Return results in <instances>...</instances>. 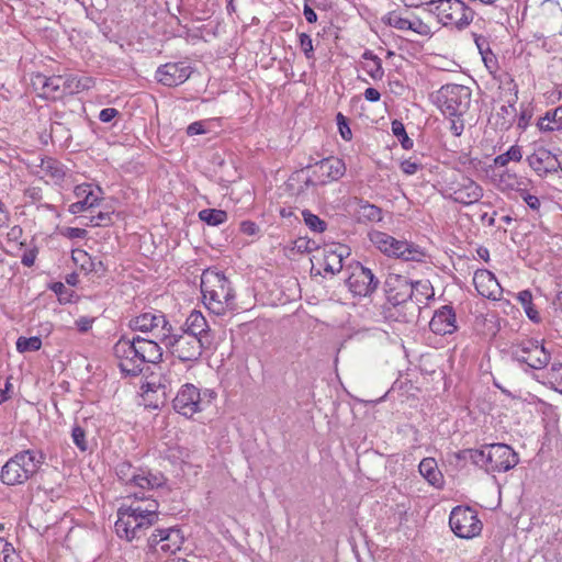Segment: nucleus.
<instances>
[{
	"label": "nucleus",
	"instance_id": "obj_16",
	"mask_svg": "<svg viewBox=\"0 0 562 562\" xmlns=\"http://www.w3.org/2000/svg\"><path fill=\"white\" fill-rule=\"evenodd\" d=\"M379 284L372 271L359 262H357L352 269L351 274L347 279V285L349 290L359 296L370 295L375 291Z\"/></svg>",
	"mask_w": 562,
	"mask_h": 562
},
{
	"label": "nucleus",
	"instance_id": "obj_22",
	"mask_svg": "<svg viewBox=\"0 0 562 562\" xmlns=\"http://www.w3.org/2000/svg\"><path fill=\"white\" fill-rule=\"evenodd\" d=\"M350 255V249L342 244H331L323 249V268L331 276L341 271L344 259Z\"/></svg>",
	"mask_w": 562,
	"mask_h": 562
},
{
	"label": "nucleus",
	"instance_id": "obj_60",
	"mask_svg": "<svg viewBox=\"0 0 562 562\" xmlns=\"http://www.w3.org/2000/svg\"><path fill=\"white\" fill-rule=\"evenodd\" d=\"M92 319L88 317H80L76 321V325L81 333L88 331L92 327Z\"/></svg>",
	"mask_w": 562,
	"mask_h": 562
},
{
	"label": "nucleus",
	"instance_id": "obj_46",
	"mask_svg": "<svg viewBox=\"0 0 562 562\" xmlns=\"http://www.w3.org/2000/svg\"><path fill=\"white\" fill-rule=\"evenodd\" d=\"M336 119H337V125H338L340 136L345 140H350L352 138V133L349 127L347 117L345 115H342L341 113H338Z\"/></svg>",
	"mask_w": 562,
	"mask_h": 562
},
{
	"label": "nucleus",
	"instance_id": "obj_8",
	"mask_svg": "<svg viewBox=\"0 0 562 562\" xmlns=\"http://www.w3.org/2000/svg\"><path fill=\"white\" fill-rule=\"evenodd\" d=\"M113 351L122 373L136 376L143 371L144 366L133 338L122 337L114 345Z\"/></svg>",
	"mask_w": 562,
	"mask_h": 562
},
{
	"label": "nucleus",
	"instance_id": "obj_5",
	"mask_svg": "<svg viewBox=\"0 0 562 562\" xmlns=\"http://www.w3.org/2000/svg\"><path fill=\"white\" fill-rule=\"evenodd\" d=\"M369 238L381 252L389 257L417 262L425 258V252L420 247L406 240H398L386 233L373 231L369 234Z\"/></svg>",
	"mask_w": 562,
	"mask_h": 562
},
{
	"label": "nucleus",
	"instance_id": "obj_49",
	"mask_svg": "<svg viewBox=\"0 0 562 562\" xmlns=\"http://www.w3.org/2000/svg\"><path fill=\"white\" fill-rule=\"evenodd\" d=\"M300 45L301 48L306 56L307 59L313 58L314 56V48H313V42L310 35L302 33L300 34Z\"/></svg>",
	"mask_w": 562,
	"mask_h": 562
},
{
	"label": "nucleus",
	"instance_id": "obj_63",
	"mask_svg": "<svg viewBox=\"0 0 562 562\" xmlns=\"http://www.w3.org/2000/svg\"><path fill=\"white\" fill-rule=\"evenodd\" d=\"M364 98L367 101H370V102H376L380 100L381 98V94L380 92L374 89V88H367L364 90Z\"/></svg>",
	"mask_w": 562,
	"mask_h": 562
},
{
	"label": "nucleus",
	"instance_id": "obj_52",
	"mask_svg": "<svg viewBox=\"0 0 562 562\" xmlns=\"http://www.w3.org/2000/svg\"><path fill=\"white\" fill-rule=\"evenodd\" d=\"M420 165L411 159L403 160L401 162V170L408 176L415 175L419 169Z\"/></svg>",
	"mask_w": 562,
	"mask_h": 562
},
{
	"label": "nucleus",
	"instance_id": "obj_48",
	"mask_svg": "<svg viewBox=\"0 0 562 562\" xmlns=\"http://www.w3.org/2000/svg\"><path fill=\"white\" fill-rule=\"evenodd\" d=\"M521 199L526 202V204L536 212H539L541 202L538 196L530 194L527 190L521 189L519 191Z\"/></svg>",
	"mask_w": 562,
	"mask_h": 562
},
{
	"label": "nucleus",
	"instance_id": "obj_1",
	"mask_svg": "<svg viewBox=\"0 0 562 562\" xmlns=\"http://www.w3.org/2000/svg\"><path fill=\"white\" fill-rule=\"evenodd\" d=\"M201 292L205 306L216 315H224L235 308V292L229 280L220 271H203Z\"/></svg>",
	"mask_w": 562,
	"mask_h": 562
},
{
	"label": "nucleus",
	"instance_id": "obj_55",
	"mask_svg": "<svg viewBox=\"0 0 562 562\" xmlns=\"http://www.w3.org/2000/svg\"><path fill=\"white\" fill-rule=\"evenodd\" d=\"M453 535L456 537L462 538V539H472L477 536H480L481 529H465L467 532H464V529L458 528V529H451Z\"/></svg>",
	"mask_w": 562,
	"mask_h": 562
},
{
	"label": "nucleus",
	"instance_id": "obj_23",
	"mask_svg": "<svg viewBox=\"0 0 562 562\" xmlns=\"http://www.w3.org/2000/svg\"><path fill=\"white\" fill-rule=\"evenodd\" d=\"M473 284L480 295L497 300L502 295V288L496 277L486 269H479L473 277Z\"/></svg>",
	"mask_w": 562,
	"mask_h": 562
},
{
	"label": "nucleus",
	"instance_id": "obj_40",
	"mask_svg": "<svg viewBox=\"0 0 562 562\" xmlns=\"http://www.w3.org/2000/svg\"><path fill=\"white\" fill-rule=\"evenodd\" d=\"M302 215H303L306 226L311 231H313L315 233H323L326 229L327 224L323 220H321L317 215L313 214L312 212L304 210L302 212Z\"/></svg>",
	"mask_w": 562,
	"mask_h": 562
},
{
	"label": "nucleus",
	"instance_id": "obj_25",
	"mask_svg": "<svg viewBox=\"0 0 562 562\" xmlns=\"http://www.w3.org/2000/svg\"><path fill=\"white\" fill-rule=\"evenodd\" d=\"M34 167L36 168L35 172L46 182L52 181L59 184L66 176L64 165L52 157L40 158V162Z\"/></svg>",
	"mask_w": 562,
	"mask_h": 562
},
{
	"label": "nucleus",
	"instance_id": "obj_61",
	"mask_svg": "<svg viewBox=\"0 0 562 562\" xmlns=\"http://www.w3.org/2000/svg\"><path fill=\"white\" fill-rule=\"evenodd\" d=\"M50 289L59 296V301L63 302H67L68 300L65 299L63 295L67 292V289L66 286L64 285V283L61 282H55L53 283V285L50 286Z\"/></svg>",
	"mask_w": 562,
	"mask_h": 562
},
{
	"label": "nucleus",
	"instance_id": "obj_37",
	"mask_svg": "<svg viewBox=\"0 0 562 562\" xmlns=\"http://www.w3.org/2000/svg\"><path fill=\"white\" fill-rule=\"evenodd\" d=\"M522 158L521 147L518 145L512 146L506 153L501 154L494 158V165L497 167H505L509 161H520Z\"/></svg>",
	"mask_w": 562,
	"mask_h": 562
},
{
	"label": "nucleus",
	"instance_id": "obj_58",
	"mask_svg": "<svg viewBox=\"0 0 562 562\" xmlns=\"http://www.w3.org/2000/svg\"><path fill=\"white\" fill-rule=\"evenodd\" d=\"M205 130L202 122H193L187 128V134L189 136L204 134Z\"/></svg>",
	"mask_w": 562,
	"mask_h": 562
},
{
	"label": "nucleus",
	"instance_id": "obj_47",
	"mask_svg": "<svg viewBox=\"0 0 562 562\" xmlns=\"http://www.w3.org/2000/svg\"><path fill=\"white\" fill-rule=\"evenodd\" d=\"M537 125L543 132L558 131L557 123L552 120V111L547 112L543 117H540Z\"/></svg>",
	"mask_w": 562,
	"mask_h": 562
},
{
	"label": "nucleus",
	"instance_id": "obj_35",
	"mask_svg": "<svg viewBox=\"0 0 562 562\" xmlns=\"http://www.w3.org/2000/svg\"><path fill=\"white\" fill-rule=\"evenodd\" d=\"M363 58L368 60V63L364 65L367 74L375 80L382 79L384 71L382 68L381 59L373 55L371 52H366L363 54Z\"/></svg>",
	"mask_w": 562,
	"mask_h": 562
},
{
	"label": "nucleus",
	"instance_id": "obj_31",
	"mask_svg": "<svg viewBox=\"0 0 562 562\" xmlns=\"http://www.w3.org/2000/svg\"><path fill=\"white\" fill-rule=\"evenodd\" d=\"M317 166L322 173L325 175L329 180H338L346 172L345 162L336 157L323 159L317 164Z\"/></svg>",
	"mask_w": 562,
	"mask_h": 562
},
{
	"label": "nucleus",
	"instance_id": "obj_57",
	"mask_svg": "<svg viewBox=\"0 0 562 562\" xmlns=\"http://www.w3.org/2000/svg\"><path fill=\"white\" fill-rule=\"evenodd\" d=\"M116 115H119V111L114 108H105L100 111L99 120L103 123L111 122Z\"/></svg>",
	"mask_w": 562,
	"mask_h": 562
},
{
	"label": "nucleus",
	"instance_id": "obj_3",
	"mask_svg": "<svg viewBox=\"0 0 562 562\" xmlns=\"http://www.w3.org/2000/svg\"><path fill=\"white\" fill-rule=\"evenodd\" d=\"M162 342L180 361L193 362L200 359L203 349L210 348L212 339L198 338L179 329L175 331L171 326Z\"/></svg>",
	"mask_w": 562,
	"mask_h": 562
},
{
	"label": "nucleus",
	"instance_id": "obj_43",
	"mask_svg": "<svg viewBox=\"0 0 562 562\" xmlns=\"http://www.w3.org/2000/svg\"><path fill=\"white\" fill-rule=\"evenodd\" d=\"M548 379L554 389L562 393V363H553L548 371Z\"/></svg>",
	"mask_w": 562,
	"mask_h": 562
},
{
	"label": "nucleus",
	"instance_id": "obj_4",
	"mask_svg": "<svg viewBox=\"0 0 562 562\" xmlns=\"http://www.w3.org/2000/svg\"><path fill=\"white\" fill-rule=\"evenodd\" d=\"M426 10L445 26L462 30L470 25L474 12L461 0H429Z\"/></svg>",
	"mask_w": 562,
	"mask_h": 562
},
{
	"label": "nucleus",
	"instance_id": "obj_15",
	"mask_svg": "<svg viewBox=\"0 0 562 562\" xmlns=\"http://www.w3.org/2000/svg\"><path fill=\"white\" fill-rule=\"evenodd\" d=\"M529 167L540 178H546L549 175H553L561 168V160L552 154L549 149L540 146L537 147L526 158Z\"/></svg>",
	"mask_w": 562,
	"mask_h": 562
},
{
	"label": "nucleus",
	"instance_id": "obj_9",
	"mask_svg": "<svg viewBox=\"0 0 562 562\" xmlns=\"http://www.w3.org/2000/svg\"><path fill=\"white\" fill-rule=\"evenodd\" d=\"M206 396H209L207 403H210L214 397V393L206 390L202 396L198 387H195L193 384L187 383L181 387L175 397L173 408L179 414L186 417H191L195 413L203 409L204 398Z\"/></svg>",
	"mask_w": 562,
	"mask_h": 562
},
{
	"label": "nucleus",
	"instance_id": "obj_45",
	"mask_svg": "<svg viewBox=\"0 0 562 562\" xmlns=\"http://www.w3.org/2000/svg\"><path fill=\"white\" fill-rule=\"evenodd\" d=\"M487 454L488 445L484 446L483 449H472L471 462L487 471Z\"/></svg>",
	"mask_w": 562,
	"mask_h": 562
},
{
	"label": "nucleus",
	"instance_id": "obj_41",
	"mask_svg": "<svg viewBox=\"0 0 562 562\" xmlns=\"http://www.w3.org/2000/svg\"><path fill=\"white\" fill-rule=\"evenodd\" d=\"M392 132L397 137L404 149H411L413 147L414 142L407 136L404 124L402 122L397 120L393 121Z\"/></svg>",
	"mask_w": 562,
	"mask_h": 562
},
{
	"label": "nucleus",
	"instance_id": "obj_36",
	"mask_svg": "<svg viewBox=\"0 0 562 562\" xmlns=\"http://www.w3.org/2000/svg\"><path fill=\"white\" fill-rule=\"evenodd\" d=\"M199 217L209 225L217 226L227 221V213L223 210L204 209L199 212Z\"/></svg>",
	"mask_w": 562,
	"mask_h": 562
},
{
	"label": "nucleus",
	"instance_id": "obj_64",
	"mask_svg": "<svg viewBox=\"0 0 562 562\" xmlns=\"http://www.w3.org/2000/svg\"><path fill=\"white\" fill-rule=\"evenodd\" d=\"M552 120L557 123L558 131L562 130V105L552 111Z\"/></svg>",
	"mask_w": 562,
	"mask_h": 562
},
{
	"label": "nucleus",
	"instance_id": "obj_29",
	"mask_svg": "<svg viewBox=\"0 0 562 562\" xmlns=\"http://www.w3.org/2000/svg\"><path fill=\"white\" fill-rule=\"evenodd\" d=\"M482 525L477 513L469 506L454 507L449 516V527H477Z\"/></svg>",
	"mask_w": 562,
	"mask_h": 562
},
{
	"label": "nucleus",
	"instance_id": "obj_54",
	"mask_svg": "<svg viewBox=\"0 0 562 562\" xmlns=\"http://www.w3.org/2000/svg\"><path fill=\"white\" fill-rule=\"evenodd\" d=\"M37 257V249L36 248H30L26 249L23 255L21 256V262L25 267H32L35 262V259Z\"/></svg>",
	"mask_w": 562,
	"mask_h": 562
},
{
	"label": "nucleus",
	"instance_id": "obj_56",
	"mask_svg": "<svg viewBox=\"0 0 562 562\" xmlns=\"http://www.w3.org/2000/svg\"><path fill=\"white\" fill-rule=\"evenodd\" d=\"M240 231L248 236H254L259 232V226L255 222L244 221L240 223Z\"/></svg>",
	"mask_w": 562,
	"mask_h": 562
},
{
	"label": "nucleus",
	"instance_id": "obj_24",
	"mask_svg": "<svg viewBox=\"0 0 562 562\" xmlns=\"http://www.w3.org/2000/svg\"><path fill=\"white\" fill-rule=\"evenodd\" d=\"M429 328L437 335H448L457 330L456 314L451 306L445 305L437 310L429 322Z\"/></svg>",
	"mask_w": 562,
	"mask_h": 562
},
{
	"label": "nucleus",
	"instance_id": "obj_7",
	"mask_svg": "<svg viewBox=\"0 0 562 562\" xmlns=\"http://www.w3.org/2000/svg\"><path fill=\"white\" fill-rule=\"evenodd\" d=\"M509 352L514 360L535 370L543 369L550 361V353L543 345L532 339L514 342Z\"/></svg>",
	"mask_w": 562,
	"mask_h": 562
},
{
	"label": "nucleus",
	"instance_id": "obj_51",
	"mask_svg": "<svg viewBox=\"0 0 562 562\" xmlns=\"http://www.w3.org/2000/svg\"><path fill=\"white\" fill-rule=\"evenodd\" d=\"M111 222V214L109 212H100L98 215L90 218L92 226H108Z\"/></svg>",
	"mask_w": 562,
	"mask_h": 562
},
{
	"label": "nucleus",
	"instance_id": "obj_18",
	"mask_svg": "<svg viewBox=\"0 0 562 562\" xmlns=\"http://www.w3.org/2000/svg\"><path fill=\"white\" fill-rule=\"evenodd\" d=\"M192 74V68L184 63H167L156 70V79L166 87H177L187 81Z\"/></svg>",
	"mask_w": 562,
	"mask_h": 562
},
{
	"label": "nucleus",
	"instance_id": "obj_11",
	"mask_svg": "<svg viewBox=\"0 0 562 562\" xmlns=\"http://www.w3.org/2000/svg\"><path fill=\"white\" fill-rule=\"evenodd\" d=\"M119 518L115 527H128L134 524V527L140 528L144 526H151L158 521L157 505L150 504L146 508L140 506H122L117 512Z\"/></svg>",
	"mask_w": 562,
	"mask_h": 562
},
{
	"label": "nucleus",
	"instance_id": "obj_21",
	"mask_svg": "<svg viewBox=\"0 0 562 562\" xmlns=\"http://www.w3.org/2000/svg\"><path fill=\"white\" fill-rule=\"evenodd\" d=\"M166 483V477L160 472H151L147 469H140L137 471L132 484L130 487H138L140 490L139 493H134L133 496L136 499H145V491H153L155 488L161 487Z\"/></svg>",
	"mask_w": 562,
	"mask_h": 562
},
{
	"label": "nucleus",
	"instance_id": "obj_20",
	"mask_svg": "<svg viewBox=\"0 0 562 562\" xmlns=\"http://www.w3.org/2000/svg\"><path fill=\"white\" fill-rule=\"evenodd\" d=\"M182 529H155V532L148 538L150 548L156 549L160 546L162 552H171L180 550L184 536Z\"/></svg>",
	"mask_w": 562,
	"mask_h": 562
},
{
	"label": "nucleus",
	"instance_id": "obj_27",
	"mask_svg": "<svg viewBox=\"0 0 562 562\" xmlns=\"http://www.w3.org/2000/svg\"><path fill=\"white\" fill-rule=\"evenodd\" d=\"M482 196V187L470 178H464L451 194L453 201L465 205L477 202Z\"/></svg>",
	"mask_w": 562,
	"mask_h": 562
},
{
	"label": "nucleus",
	"instance_id": "obj_12",
	"mask_svg": "<svg viewBox=\"0 0 562 562\" xmlns=\"http://www.w3.org/2000/svg\"><path fill=\"white\" fill-rule=\"evenodd\" d=\"M130 327L133 330L151 333L155 338L162 341L171 325L160 311H150L131 319Z\"/></svg>",
	"mask_w": 562,
	"mask_h": 562
},
{
	"label": "nucleus",
	"instance_id": "obj_50",
	"mask_svg": "<svg viewBox=\"0 0 562 562\" xmlns=\"http://www.w3.org/2000/svg\"><path fill=\"white\" fill-rule=\"evenodd\" d=\"M61 235L69 239L85 238L87 231L79 227H65L61 231Z\"/></svg>",
	"mask_w": 562,
	"mask_h": 562
},
{
	"label": "nucleus",
	"instance_id": "obj_14",
	"mask_svg": "<svg viewBox=\"0 0 562 562\" xmlns=\"http://www.w3.org/2000/svg\"><path fill=\"white\" fill-rule=\"evenodd\" d=\"M382 21L386 25L400 31H413L419 35H428L430 33V27L408 10L391 11L382 18Z\"/></svg>",
	"mask_w": 562,
	"mask_h": 562
},
{
	"label": "nucleus",
	"instance_id": "obj_42",
	"mask_svg": "<svg viewBox=\"0 0 562 562\" xmlns=\"http://www.w3.org/2000/svg\"><path fill=\"white\" fill-rule=\"evenodd\" d=\"M42 347V340L37 336L33 337H20L16 341V349L20 352L36 351Z\"/></svg>",
	"mask_w": 562,
	"mask_h": 562
},
{
	"label": "nucleus",
	"instance_id": "obj_33",
	"mask_svg": "<svg viewBox=\"0 0 562 562\" xmlns=\"http://www.w3.org/2000/svg\"><path fill=\"white\" fill-rule=\"evenodd\" d=\"M525 184V179L517 176L509 170H506L499 175L497 187L501 191H509V190H521V186Z\"/></svg>",
	"mask_w": 562,
	"mask_h": 562
},
{
	"label": "nucleus",
	"instance_id": "obj_38",
	"mask_svg": "<svg viewBox=\"0 0 562 562\" xmlns=\"http://www.w3.org/2000/svg\"><path fill=\"white\" fill-rule=\"evenodd\" d=\"M518 301L521 303L527 316L538 323L540 321L539 313L532 304V294L528 290H524L518 293Z\"/></svg>",
	"mask_w": 562,
	"mask_h": 562
},
{
	"label": "nucleus",
	"instance_id": "obj_62",
	"mask_svg": "<svg viewBox=\"0 0 562 562\" xmlns=\"http://www.w3.org/2000/svg\"><path fill=\"white\" fill-rule=\"evenodd\" d=\"M136 532L137 529H116L117 536L126 541H132L136 537Z\"/></svg>",
	"mask_w": 562,
	"mask_h": 562
},
{
	"label": "nucleus",
	"instance_id": "obj_10",
	"mask_svg": "<svg viewBox=\"0 0 562 562\" xmlns=\"http://www.w3.org/2000/svg\"><path fill=\"white\" fill-rule=\"evenodd\" d=\"M387 300L393 305H400L412 299L418 293L419 288L425 290L429 289V282L417 281L416 283L409 282L406 278L401 276H390L385 282Z\"/></svg>",
	"mask_w": 562,
	"mask_h": 562
},
{
	"label": "nucleus",
	"instance_id": "obj_53",
	"mask_svg": "<svg viewBox=\"0 0 562 562\" xmlns=\"http://www.w3.org/2000/svg\"><path fill=\"white\" fill-rule=\"evenodd\" d=\"M179 371H181V366L172 363L165 375L166 381L169 384L180 382V379L178 378Z\"/></svg>",
	"mask_w": 562,
	"mask_h": 562
},
{
	"label": "nucleus",
	"instance_id": "obj_2",
	"mask_svg": "<svg viewBox=\"0 0 562 562\" xmlns=\"http://www.w3.org/2000/svg\"><path fill=\"white\" fill-rule=\"evenodd\" d=\"M44 461L45 456L42 451H20L2 465L0 480L8 486L21 485L38 472Z\"/></svg>",
	"mask_w": 562,
	"mask_h": 562
},
{
	"label": "nucleus",
	"instance_id": "obj_34",
	"mask_svg": "<svg viewBox=\"0 0 562 562\" xmlns=\"http://www.w3.org/2000/svg\"><path fill=\"white\" fill-rule=\"evenodd\" d=\"M357 213L360 220L369 222H380L382 220V210L369 202L360 201Z\"/></svg>",
	"mask_w": 562,
	"mask_h": 562
},
{
	"label": "nucleus",
	"instance_id": "obj_44",
	"mask_svg": "<svg viewBox=\"0 0 562 562\" xmlns=\"http://www.w3.org/2000/svg\"><path fill=\"white\" fill-rule=\"evenodd\" d=\"M71 437L74 443L82 452L88 450V441L86 440V431L82 427L76 425L71 430Z\"/></svg>",
	"mask_w": 562,
	"mask_h": 562
},
{
	"label": "nucleus",
	"instance_id": "obj_30",
	"mask_svg": "<svg viewBox=\"0 0 562 562\" xmlns=\"http://www.w3.org/2000/svg\"><path fill=\"white\" fill-rule=\"evenodd\" d=\"M419 473L432 486L439 487L442 484V474L434 458H425L418 467Z\"/></svg>",
	"mask_w": 562,
	"mask_h": 562
},
{
	"label": "nucleus",
	"instance_id": "obj_28",
	"mask_svg": "<svg viewBox=\"0 0 562 562\" xmlns=\"http://www.w3.org/2000/svg\"><path fill=\"white\" fill-rule=\"evenodd\" d=\"M137 347L138 356L143 362L146 363H158L162 359V349L154 339L143 338L140 336L133 337Z\"/></svg>",
	"mask_w": 562,
	"mask_h": 562
},
{
	"label": "nucleus",
	"instance_id": "obj_39",
	"mask_svg": "<svg viewBox=\"0 0 562 562\" xmlns=\"http://www.w3.org/2000/svg\"><path fill=\"white\" fill-rule=\"evenodd\" d=\"M138 470L139 468H134L128 462H122L116 467V475L125 486L130 487Z\"/></svg>",
	"mask_w": 562,
	"mask_h": 562
},
{
	"label": "nucleus",
	"instance_id": "obj_59",
	"mask_svg": "<svg viewBox=\"0 0 562 562\" xmlns=\"http://www.w3.org/2000/svg\"><path fill=\"white\" fill-rule=\"evenodd\" d=\"M464 130V123L462 120H451L450 131L454 136H460Z\"/></svg>",
	"mask_w": 562,
	"mask_h": 562
},
{
	"label": "nucleus",
	"instance_id": "obj_32",
	"mask_svg": "<svg viewBox=\"0 0 562 562\" xmlns=\"http://www.w3.org/2000/svg\"><path fill=\"white\" fill-rule=\"evenodd\" d=\"M64 95L79 93L82 90L89 89L92 85V79L89 77L77 78L75 76H64Z\"/></svg>",
	"mask_w": 562,
	"mask_h": 562
},
{
	"label": "nucleus",
	"instance_id": "obj_13",
	"mask_svg": "<svg viewBox=\"0 0 562 562\" xmlns=\"http://www.w3.org/2000/svg\"><path fill=\"white\" fill-rule=\"evenodd\" d=\"M518 462V454L508 445H488L487 472H506L515 468Z\"/></svg>",
	"mask_w": 562,
	"mask_h": 562
},
{
	"label": "nucleus",
	"instance_id": "obj_6",
	"mask_svg": "<svg viewBox=\"0 0 562 562\" xmlns=\"http://www.w3.org/2000/svg\"><path fill=\"white\" fill-rule=\"evenodd\" d=\"M471 90L462 85H446L438 91L440 110L448 116H462L470 108Z\"/></svg>",
	"mask_w": 562,
	"mask_h": 562
},
{
	"label": "nucleus",
	"instance_id": "obj_19",
	"mask_svg": "<svg viewBox=\"0 0 562 562\" xmlns=\"http://www.w3.org/2000/svg\"><path fill=\"white\" fill-rule=\"evenodd\" d=\"M31 85L38 95L46 100H57L64 97V76L47 77L37 72L32 76Z\"/></svg>",
	"mask_w": 562,
	"mask_h": 562
},
{
	"label": "nucleus",
	"instance_id": "obj_26",
	"mask_svg": "<svg viewBox=\"0 0 562 562\" xmlns=\"http://www.w3.org/2000/svg\"><path fill=\"white\" fill-rule=\"evenodd\" d=\"M179 330L198 338L213 340L211 328L200 311H192Z\"/></svg>",
	"mask_w": 562,
	"mask_h": 562
},
{
	"label": "nucleus",
	"instance_id": "obj_17",
	"mask_svg": "<svg viewBox=\"0 0 562 562\" xmlns=\"http://www.w3.org/2000/svg\"><path fill=\"white\" fill-rule=\"evenodd\" d=\"M74 194L77 201L69 205V212L77 214L91 210L99 205L103 199V191L100 187L93 188L90 183H82L75 187Z\"/></svg>",
	"mask_w": 562,
	"mask_h": 562
}]
</instances>
